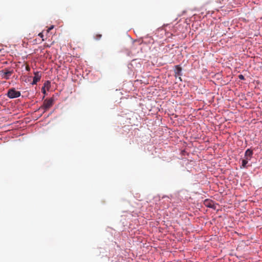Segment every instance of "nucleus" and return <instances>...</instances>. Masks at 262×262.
<instances>
[{
    "mask_svg": "<svg viewBox=\"0 0 262 262\" xmlns=\"http://www.w3.org/2000/svg\"><path fill=\"white\" fill-rule=\"evenodd\" d=\"M238 78H239V79H240L241 80H244L245 79L244 76L243 75H242V74L238 75Z\"/></svg>",
    "mask_w": 262,
    "mask_h": 262,
    "instance_id": "nucleus-10",
    "label": "nucleus"
},
{
    "mask_svg": "<svg viewBox=\"0 0 262 262\" xmlns=\"http://www.w3.org/2000/svg\"><path fill=\"white\" fill-rule=\"evenodd\" d=\"M40 76H39L37 73H35V76L33 77V80L32 82V84L33 85L36 84L37 83V82L40 80Z\"/></svg>",
    "mask_w": 262,
    "mask_h": 262,
    "instance_id": "nucleus-4",
    "label": "nucleus"
},
{
    "mask_svg": "<svg viewBox=\"0 0 262 262\" xmlns=\"http://www.w3.org/2000/svg\"><path fill=\"white\" fill-rule=\"evenodd\" d=\"M54 99L51 98L49 99H46L44 100L42 105L40 107V109H42L44 112L48 110L53 105Z\"/></svg>",
    "mask_w": 262,
    "mask_h": 262,
    "instance_id": "nucleus-1",
    "label": "nucleus"
},
{
    "mask_svg": "<svg viewBox=\"0 0 262 262\" xmlns=\"http://www.w3.org/2000/svg\"><path fill=\"white\" fill-rule=\"evenodd\" d=\"M253 154V151L250 149H248L245 151L244 158L249 161L252 158Z\"/></svg>",
    "mask_w": 262,
    "mask_h": 262,
    "instance_id": "nucleus-3",
    "label": "nucleus"
},
{
    "mask_svg": "<svg viewBox=\"0 0 262 262\" xmlns=\"http://www.w3.org/2000/svg\"><path fill=\"white\" fill-rule=\"evenodd\" d=\"M7 96L10 98H17L20 96V92L16 91L14 89H11L8 91Z\"/></svg>",
    "mask_w": 262,
    "mask_h": 262,
    "instance_id": "nucleus-2",
    "label": "nucleus"
},
{
    "mask_svg": "<svg viewBox=\"0 0 262 262\" xmlns=\"http://www.w3.org/2000/svg\"><path fill=\"white\" fill-rule=\"evenodd\" d=\"M181 71H182V68L180 66L177 65V66H175L174 72H175L176 75L180 76L181 75Z\"/></svg>",
    "mask_w": 262,
    "mask_h": 262,
    "instance_id": "nucleus-5",
    "label": "nucleus"
},
{
    "mask_svg": "<svg viewBox=\"0 0 262 262\" xmlns=\"http://www.w3.org/2000/svg\"><path fill=\"white\" fill-rule=\"evenodd\" d=\"M12 74V71H7L4 73V77L6 79H8L9 78V77Z\"/></svg>",
    "mask_w": 262,
    "mask_h": 262,
    "instance_id": "nucleus-7",
    "label": "nucleus"
},
{
    "mask_svg": "<svg viewBox=\"0 0 262 262\" xmlns=\"http://www.w3.org/2000/svg\"><path fill=\"white\" fill-rule=\"evenodd\" d=\"M205 204L206 206L210 208H212L213 205L212 201L207 200L205 201Z\"/></svg>",
    "mask_w": 262,
    "mask_h": 262,
    "instance_id": "nucleus-6",
    "label": "nucleus"
},
{
    "mask_svg": "<svg viewBox=\"0 0 262 262\" xmlns=\"http://www.w3.org/2000/svg\"><path fill=\"white\" fill-rule=\"evenodd\" d=\"M38 36H40V37L42 38L43 36V35L42 34V33H40L39 34H38Z\"/></svg>",
    "mask_w": 262,
    "mask_h": 262,
    "instance_id": "nucleus-12",
    "label": "nucleus"
},
{
    "mask_svg": "<svg viewBox=\"0 0 262 262\" xmlns=\"http://www.w3.org/2000/svg\"><path fill=\"white\" fill-rule=\"evenodd\" d=\"M102 36V35L101 34H97L95 36V38L96 39V40H98Z\"/></svg>",
    "mask_w": 262,
    "mask_h": 262,
    "instance_id": "nucleus-9",
    "label": "nucleus"
},
{
    "mask_svg": "<svg viewBox=\"0 0 262 262\" xmlns=\"http://www.w3.org/2000/svg\"><path fill=\"white\" fill-rule=\"evenodd\" d=\"M248 162L249 161L245 159V158L243 159L242 160V166L243 167H244V168L246 167L247 166V164H248Z\"/></svg>",
    "mask_w": 262,
    "mask_h": 262,
    "instance_id": "nucleus-8",
    "label": "nucleus"
},
{
    "mask_svg": "<svg viewBox=\"0 0 262 262\" xmlns=\"http://www.w3.org/2000/svg\"><path fill=\"white\" fill-rule=\"evenodd\" d=\"M53 28H54V26H51L50 27H49L48 28V29L47 30V32H49L50 30H51Z\"/></svg>",
    "mask_w": 262,
    "mask_h": 262,
    "instance_id": "nucleus-11",
    "label": "nucleus"
},
{
    "mask_svg": "<svg viewBox=\"0 0 262 262\" xmlns=\"http://www.w3.org/2000/svg\"><path fill=\"white\" fill-rule=\"evenodd\" d=\"M43 93H45L46 92H45V90L43 89Z\"/></svg>",
    "mask_w": 262,
    "mask_h": 262,
    "instance_id": "nucleus-13",
    "label": "nucleus"
}]
</instances>
